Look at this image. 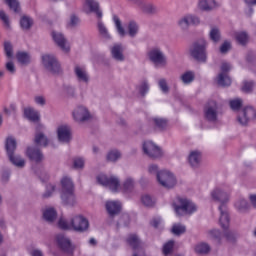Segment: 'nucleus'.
Masks as SVG:
<instances>
[{"label": "nucleus", "mask_w": 256, "mask_h": 256, "mask_svg": "<svg viewBox=\"0 0 256 256\" xmlns=\"http://www.w3.org/2000/svg\"><path fill=\"white\" fill-rule=\"evenodd\" d=\"M127 31H128L129 37H131L132 39H135V37H137V34L139 33V24H137V22L131 20L128 23Z\"/></svg>", "instance_id": "nucleus-40"}, {"label": "nucleus", "mask_w": 256, "mask_h": 256, "mask_svg": "<svg viewBox=\"0 0 256 256\" xmlns=\"http://www.w3.org/2000/svg\"><path fill=\"white\" fill-rule=\"evenodd\" d=\"M20 27L24 31H29V29L33 27V19H31L29 16H22L20 19Z\"/></svg>", "instance_id": "nucleus-47"}, {"label": "nucleus", "mask_w": 256, "mask_h": 256, "mask_svg": "<svg viewBox=\"0 0 256 256\" xmlns=\"http://www.w3.org/2000/svg\"><path fill=\"white\" fill-rule=\"evenodd\" d=\"M198 7L201 11H211V9L219 7V4L215 0H199Z\"/></svg>", "instance_id": "nucleus-30"}, {"label": "nucleus", "mask_w": 256, "mask_h": 256, "mask_svg": "<svg viewBox=\"0 0 256 256\" xmlns=\"http://www.w3.org/2000/svg\"><path fill=\"white\" fill-rule=\"evenodd\" d=\"M185 231H187V228L183 224H174L172 227V233L177 236L183 235Z\"/></svg>", "instance_id": "nucleus-54"}, {"label": "nucleus", "mask_w": 256, "mask_h": 256, "mask_svg": "<svg viewBox=\"0 0 256 256\" xmlns=\"http://www.w3.org/2000/svg\"><path fill=\"white\" fill-rule=\"evenodd\" d=\"M16 59L21 65H29L31 63V55L27 52H18Z\"/></svg>", "instance_id": "nucleus-43"}, {"label": "nucleus", "mask_w": 256, "mask_h": 256, "mask_svg": "<svg viewBox=\"0 0 256 256\" xmlns=\"http://www.w3.org/2000/svg\"><path fill=\"white\" fill-rule=\"evenodd\" d=\"M106 210L110 217H115L121 213V202L119 201H107Z\"/></svg>", "instance_id": "nucleus-26"}, {"label": "nucleus", "mask_w": 256, "mask_h": 256, "mask_svg": "<svg viewBox=\"0 0 256 256\" xmlns=\"http://www.w3.org/2000/svg\"><path fill=\"white\" fill-rule=\"evenodd\" d=\"M74 75L78 81V83H89L90 77L87 72V68L81 65L74 66Z\"/></svg>", "instance_id": "nucleus-19"}, {"label": "nucleus", "mask_w": 256, "mask_h": 256, "mask_svg": "<svg viewBox=\"0 0 256 256\" xmlns=\"http://www.w3.org/2000/svg\"><path fill=\"white\" fill-rule=\"evenodd\" d=\"M72 116L74 121L79 123V125L87 123V121H91L92 117L89 109H87L85 106H77L72 112Z\"/></svg>", "instance_id": "nucleus-10"}, {"label": "nucleus", "mask_w": 256, "mask_h": 256, "mask_svg": "<svg viewBox=\"0 0 256 256\" xmlns=\"http://www.w3.org/2000/svg\"><path fill=\"white\" fill-rule=\"evenodd\" d=\"M194 251L197 255H209L211 253V246L205 242H200L195 245Z\"/></svg>", "instance_id": "nucleus-31"}, {"label": "nucleus", "mask_w": 256, "mask_h": 256, "mask_svg": "<svg viewBox=\"0 0 256 256\" xmlns=\"http://www.w3.org/2000/svg\"><path fill=\"white\" fill-rule=\"evenodd\" d=\"M122 189L125 193H131L135 189V178L127 177L122 184Z\"/></svg>", "instance_id": "nucleus-41"}, {"label": "nucleus", "mask_w": 256, "mask_h": 256, "mask_svg": "<svg viewBox=\"0 0 256 256\" xmlns=\"http://www.w3.org/2000/svg\"><path fill=\"white\" fill-rule=\"evenodd\" d=\"M174 245H175V242L173 240H170L166 244H164L163 246L164 255H169V253L173 251Z\"/></svg>", "instance_id": "nucleus-62"}, {"label": "nucleus", "mask_w": 256, "mask_h": 256, "mask_svg": "<svg viewBox=\"0 0 256 256\" xmlns=\"http://www.w3.org/2000/svg\"><path fill=\"white\" fill-rule=\"evenodd\" d=\"M97 183L102 185V187H106L110 189L113 193H117L119 191V187H121V181L117 176H107L105 174H99L96 177Z\"/></svg>", "instance_id": "nucleus-4"}, {"label": "nucleus", "mask_w": 256, "mask_h": 256, "mask_svg": "<svg viewBox=\"0 0 256 256\" xmlns=\"http://www.w3.org/2000/svg\"><path fill=\"white\" fill-rule=\"evenodd\" d=\"M124 51L125 48L123 47V44H114L110 48L112 59L118 61V63H123V61H125V54H123Z\"/></svg>", "instance_id": "nucleus-22"}, {"label": "nucleus", "mask_w": 256, "mask_h": 256, "mask_svg": "<svg viewBox=\"0 0 256 256\" xmlns=\"http://www.w3.org/2000/svg\"><path fill=\"white\" fill-rule=\"evenodd\" d=\"M229 192L223 190L222 188H215L211 192V198L215 201V203H220V205H225V203H229Z\"/></svg>", "instance_id": "nucleus-16"}, {"label": "nucleus", "mask_w": 256, "mask_h": 256, "mask_svg": "<svg viewBox=\"0 0 256 256\" xmlns=\"http://www.w3.org/2000/svg\"><path fill=\"white\" fill-rule=\"evenodd\" d=\"M223 231L224 237L228 243H237V239H239V232H237L236 230H230L229 228L223 229Z\"/></svg>", "instance_id": "nucleus-33"}, {"label": "nucleus", "mask_w": 256, "mask_h": 256, "mask_svg": "<svg viewBox=\"0 0 256 256\" xmlns=\"http://www.w3.org/2000/svg\"><path fill=\"white\" fill-rule=\"evenodd\" d=\"M26 157H28V159L34 163H41L45 159L43 152H41L39 148L33 146L27 147Z\"/></svg>", "instance_id": "nucleus-18"}, {"label": "nucleus", "mask_w": 256, "mask_h": 256, "mask_svg": "<svg viewBox=\"0 0 256 256\" xmlns=\"http://www.w3.org/2000/svg\"><path fill=\"white\" fill-rule=\"evenodd\" d=\"M143 151L150 159H161L163 157V150L152 141L144 142Z\"/></svg>", "instance_id": "nucleus-9"}, {"label": "nucleus", "mask_w": 256, "mask_h": 256, "mask_svg": "<svg viewBox=\"0 0 256 256\" xmlns=\"http://www.w3.org/2000/svg\"><path fill=\"white\" fill-rule=\"evenodd\" d=\"M231 69V64L223 62L221 65V73L218 75L217 83L221 87H229L231 85V78L229 77V70Z\"/></svg>", "instance_id": "nucleus-13"}, {"label": "nucleus", "mask_w": 256, "mask_h": 256, "mask_svg": "<svg viewBox=\"0 0 256 256\" xmlns=\"http://www.w3.org/2000/svg\"><path fill=\"white\" fill-rule=\"evenodd\" d=\"M140 9L146 15H157L159 13V8L153 3L142 4Z\"/></svg>", "instance_id": "nucleus-35"}, {"label": "nucleus", "mask_w": 256, "mask_h": 256, "mask_svg": "<svg viewBox=\"0 0 256 256\" xmlns=\"http://www.w3.org/2000/svg\"><path fill=\"white\" fill-rule=\"evenodd\" d=\"M113 21H114L118 35H120V37H125L126 35L125 28H123V24L121 23V19H119V16L114 15Z\"/></svg>", "instance_id": "nucleus-46"}, {"label": "nucleus", "mask_w": 256, "mask_h": 256, "mask_svg": "<svg viewBox=\"0 0 256 256\" xmlns=\"http://www.w3.org/2000/svg\"><path fill=\"white\" fill-rule=\"evenodd\" d=\"M42 217L49 223V225H53L55 221H57V210L53 207H47L42 210Z\"/></svg>", "instance_id": "nucleus-25"}, {"label": "nucleus", "mask_w": 256, "mask_h": 256, "mask_svg": "<svg viewBox=\"0 0 256 256\" xmlns=\"http://www.w3.org/2000/svg\"><path fill=\"white\" fill-rule=\"evenodd\" d=\"M8 159L12 163V165L17 167L18 169H23V167H25V159L20 155L10 154L8 156Z\"/></svg>", "instance_id": "nucleus-34"}, {"label": "nucleus", "mask_w": 256, "mask_h": 256, "mask_svg": "<svg viewBox=\"0 0 256 256\" xmlns=\"http://www.w3.org/2000/svg\"><path fill=\"white\" fill-rule=\"evenodd\" d=\"M148 173H149V175H155L156 179H158L159 178V173H161V170H159V165L150 164L148 166Z\"/></svg>", "instance_id": "nucleus-57"}, {"label": "nucleus", "mask_w": 256, "mask_h": 256, "mask_svg": "<svg viewBox=\"0 0 256 256\" xmlns=\"http://www.w3.org/2000/svg\"><path fill=\"white\" fill-rule=\"evenodd\" d=\"M180 80L184 85H191L193 81H195V72L186 71L180 76Z\"/></svg>", "instance_id": "nucleus-42"}, {"label": "nucleus", "mask_w": 256, "mask_h": 256, "mask_svg": "<svg viewBox=\"0 0 256 256\" xmlns=\"http://www.w3.org/2000/svg\"><path fill=\"white\" fill-rule=\"evenodd\" d=\"M60 199L63 205L74 207L77 205V196L75 195V184L69 177H64L61 180Z\"/></svg>", "instance_id": "nucleus-1"}, {"label": "nucleus", "mask_w": 256, "mask_h": 256, "mask_svg": "<svg viewBox=\"0 0 256 256\" xmlns=\"http://www.w3.org/2000/svg\"><path fill=\"white\" fill-rule=\"evenodd\" d=\"M56 239L60 249H62L64 253L73 255V246H71V240H69V238L65 237L63 234H59Z\"/></svg>", "instance_id": "nucleus-20"}, {"label": "nucleus", "mask_w": 256, "mask_h": 256, "mask_svg": "<svg viewBox=\"0 0 256 256\" xmlns=\"http://www.w3.org/2000/svg\"><path fill=\"white\" fill-rule=\"evenodd\" d=\"M53 193H55V185L53 184H48L46 186V191L45 193L42 195L43 199H49V197H51V195H53Z\"/></svg>", "instance_id": "nucleus-59"}, {"label": "nucleus", "mask_w": 256, "mask_h": 256, "mask_svg": "<svg viewBox=\"0 0 256 256\" xmlns=\"http://www.w3.org/2000/svg\"><path fill=\"white\" fill-rule=\"evenodd\" d=\"M158 87H160L162 93H169V85H167V80L165 78H161L158 81Z\"/></svg>", "instance_id": "nucleus-63"}, {"label": "nucleus", "mask_w": 256, "mask_h": 256, "mask_svg": "<svg viewBox=\"0 0 256 256\" xmlns=\"http://www.w3.org/2000/svg\"><path fill=\"white\" fill-rule=\"evenodd\" d=\"M141 203L145 207H155V200L151 195L145 194L141 197Z\"/></svg>", "instance_id": "nucleus-51"}, {"label": "nucleus", "mask_w": 256, "mask_h": 256, "mask_svg": "<svg viewBox=\"0 0 256 256\" xmlns=\"http://www.w3.org/2000/svg\"><path fill=\"white\" fill-rule=\"evenodd\" d=\"M127 243L128 245H130V247H132V249H137L139 245H141V242L139 241V237H137V235L135 234L128 236Z\"/></svg>", "instance_id": "nucleus-50"}, {"label": "nucleus", "mask_w": 256, "mask_h": 256, "mask_svg": "<svg viewBox=\"0 0 256 256\" xmlns=\"http://www.w3.org/2000/svg\"><path fill=\"white\" fill-rule=\"evenodd\" d=\"M119 159H121V152L119 150H111L108 152L107 161L115 163L116 161H119Z\"/></svg>", "instance_id": "nucleus-52"}, {"label": "nucleus", "mask_w": 256, "mask_h": 256, "mask_svg": "<svg viewBox=\"0 0 256 256\" xmlns=\"http://www.w3.org/2000/svg\"><path fill=\"white\" fill-rule=\"evenodd\" d=\"M234 207L239 213H247V211H249L251 208V205H249L247 200L239 199L235 202Z\"/></svg>", "instance_id": "nucleus-36"}, {"label": "nucleus", "mask_w": 256, "mask_h": 256, "mask_svg": "<svg viewBox=\"0 0 256 256\" xmlns=\"http://www.w3.org/2000/svg\"><path fill=\"white\" fill-rule=\"evenodd\" d=\"M204 119L208 123L219 122V105L214 101H209L204 107Z\"/></svg>", "instance_id": "nucleus-7"}, {"label": "nucleus", "mask_w": 256, "mask_h": 256, "mask_svg": "<svg viewBox=\"0 0 256 256\" xmlns=\"http://www.w3.org/2000/svg\"><path fill=\"white\" fill-rule=\"evenodd\" d=\"M150 85H149V80L147 79H142L139 83V85L137 86V91L139 93V95H141V97H145V95H147L149 93V89H150Z\"/></svg>", "instance_id": "nucleus-37"}, {"label": "nucleus", "mask_w": 256, "mask_h": 256, "mask_svg": "<svg viewBox=\"0 0 256 256\" xmlns=\"http://www.w3.org/2000/svg\"><path fill=\"white\" fill-rule=\"evenodd\" d=\"M150 123L157 131H166L167 127H169V120L159 116L152 117Z\"/></svg>", "instance_id": "nucleus-24"}, {"label": "nucleus", "mask_w": 256, "mask_h": 256, "mask_svg": "<svg viewBox=\"0 0 256 256\" xmlns=\"http://www.w3.org/2000/svg\"><path fill=\"white\" fill-rule=\"evenodd\" d=\"M209 37L213 43H219V41H221V30H219L218 27L213 26L209 32Z\"/></svg>", "instance_id": "nucleus-44"}, {"label": "nucleus", "mask_w": 256, "mask_h": 256, "mask_svg": "<svg viewBox=\"0 0 256 256\" xmlns=\"http://www.w3.org/2000/svg\"><path fill=\"white\" fill-rule=\"evenodd\" d=\"M236 40L238 41V43H240V45H245V43L249 41V35L247 34V32H237Z\"/></svg>", "instance_id": "nucleus-55"}, {"label": "nucleus", "mask_w": 256, "mask_h": 256, "mask_svg": "<svg viewBox=\"0 0 256 256\" xmlns=\"http://www.w3.org/2000/svg\"><path fill=\"white\" fill-rule=\"evenodd\" d=\"M207 237L212 241H216L218 245H221L223 243L224 233L219 229H211L207 231Z\"/></svg>", "instance_id": "nucleus-29"}, {"label": "nucleus", "mask_w": 256, "mask_h": 256, "mask_svg": "<svg viewBox=\"0 0 256 256\" xmlns=\"http://www.w3.org/2000/svg\"><path fill=\"white\" fill-rule=\"evenodd\" d=\"M5 149L8 156L15 154L17 150V140L13 137H8L5 142Z\"/></svg>", "instance_id": "nucleus-32"}, {"label": "nucleus", "mask_w": 256, "mask_h": 256, "mask_svg": "<svg viewBox=\"0 0 256 256\" xmlns=\"http://www.w3.org/2000/svg\"><path fill=\"white\" fill-rule=\"evenodd\" d=\"M148 59L156 67H167V56L159 47L151 48L148 51Z\"/></svg>", "instance_id": "nucleus-5"}, {"label": "nucleus", "mask_w": 256, "mask_h": 256, "mask_svg": "<svg viewBox=\"0 0 256 256\" xmlns=\"http://www.w3.org/2000/svg\"><path fill=\"white\" fill-rule=\"evenodd\" d=\"M129 223H131V218L129 217V214H123L118 220V226L120 227H128Z\"/></svg>", "instance_id": "nucleus-58"}, {"label": "nucleus", "mask_w": 256, "mask_h": 256, "mask_svg": "<svg viewBox=\"0 0 256 256\" xmlns=\"http://www.w3.org/2000/svg\"><path fill=\"white\" fill-rule=\"evenodd\" d=\"M254 85L255 84L253 81H244L242 86L243 93H251V91H253Z\"/></svg>", "instance_id": "nucleus-61"}, {"label": "nucleus", "mask_w": 256, "mask_h": 256, "mask_svg": "<svg viewBox=\"0 0 256 256\" xmlns=\"http://www.w3.org/2000/svg\"><path fill=\"white\" fill-rule=\"evenodd\" d=\"M89 229V220L83 215L72 217V231L76 233H85Z\"/></svg>", "instance_id": "nucleus-11"}, {"label": "nucleus", "mask_w": 256, "mask_h": 256, "mask_svg": "<svg viewBox=\"0 0 256 256\" xmlns=\"http://www.w3.org/2000/svg\"><path fill=\"white\" fill-rule=\"evenodd\" d=\"M220 211V218H219V224L222 229H229L230 221L229 218V211L227 210V206L220 205L219 206Z\"/></svg>", "instance_id": "nucleus-23"}, {"label": "nucleus", "mask_w": 256, "mask_h": 256, "mask_svg": "<svg viewBox=\"0 0 256 256\" xmlns=\"http://www.w3.org/2000/svg\"><path fill=\"white\" fill-rule=\"evenodd\" d=\"M229 104L232 111H239V109H241V107L243 106V100L236 98L230 100Z\"/></svg>", "instance_id": "nucleus-56"}, {"label": "nucleus", "mask_w": 256, "mask_h": 256, "mask_svg": "<svg viewBox=\"0 0 256 256\" xmlns=\"http://www.w3.org/2000/svg\"><path fill=\"white\" fill-rule=\"evenodd\" d=\"M73 167L74 169H83L85 167V160L81 157L74 158Z\"/></svg>", "instance_id": "nucleus-64"}, {"label": "nucleus", "mask_w": 256, "mask_h": 256, "mask_svg": "<svg viewBox=\"0 0 256 256\" xmlns=\"http://www.w3.org/2000/svg\"><path fill=\"white\" fill-rule=\"evenodd\" d=\"M0 19L2 20L5 29H11V21L5 10H0Z\"/></svg>", "instance_id": "nucleus-53"}, {"label": "nucleus", "mask_w": 256, "mask_h": 256, "mask_svg": "<svg viewBox=\"0 0 256 256\" xmlns=\"http://www.w3.org/2000/svg\"><path fill=\"white\" fill-rule=\"evenodd\" d=\"M97 29L99 36L104 41H111V34L109 33V29H107V26H105V23H103V20H101V18L98 19Z\"/></svg>", "instance_id": "nucleus-28"}, {"label": "nucleus", "mask_w": 256, "mask_h": 256, "mask_svg": "<svg viewBox=\"0 0 256 256\" xmlns=\"http://www.w3.org/2000/svg\"><path fill=\"white\" fill-rule=\"evenodd\" d=\"M63 93L69 99H75V97H77V92L75 90V86H71L69 84L63 85Z\"/></svg>", "instance_id": "nucleus-45"}, {"label": "nucleus", "mask_w": 256, "mask_h": 256, "mask_svg": "<svg viewBox=\"0 0 256 256\" xmlns=\"http://www.w3.org/2000/svg\"><path fill=\"white\" fill-rule=\"evenodd\" d=\"M255 117H256L255 109L251 106H248L238 114L237 121L238 123H240V125H247V123H249V121H253Z\"/></svg>", "instance_id": "nucleus-14"}, {"label": "nucleus", "mask_w": 256, "mask_h": 256, "mask_svg": "<svg viewBox=\"0 0 256 256\" xmlns=\"http://www.w3.org/2000/svg\"><path fill=\"white\" fill-rule=\"evenodd\" d=\"M157 182L165 189H173L177 185V177L169 170H161L158 174Z\"/></svg>", "instance_id": "nucleus-8"}, {"label": "nucleus", "mask_w": 256, "mask_h": 256, "mask_svg": "<svg viewBox=\"0 0 256 256\" xmlns=\"http://www.w3.org/2000/svg\"><path fill=\"white\" fill-rule=\"evenodd\" d=\"M34 143L42 147H47L49 145V139H47V136L43 132H36Z\"/></svg>", "instance_id": "nucleus-38"}, {"label": "nucleus", "mask_w": 256, "mask_h": 256, "mask_svg": "<svg viewBox=\"0 0 256 256\" xmlns=\"http://www.w3.org/2000/svg\"><path fill=\"white\" fill-rule=\"evenodd\" d=\"M58 227L59 229H62L63 231H71L73 230V219L67 220L63 217H61L58 220Z\"/></svg>", "instance_id": "nucleus-39"}, {"label": "nucleus", "mask_w": 256, "mask_h": 256, "mask_svg": "<svg viewBox=\"0 0 256 256\" xmlns=\"http://www.w3.org/2000/svg\"><path fill=\"white\" fill-rule=\"evenodd\" d=\"M189 53L192 59H195L198 63H207V41L198 40L194 42L189 49Z\"/></svg>", "instance_id": "nucleus-3"}, {"label": "nucleus", "mask_w": 256, "mask_h": 256, "mask_svg": "<svg viewBox=\"0 0 256 256\" xmlns=\"http://www.w3.org/2000/svg\"><path fill=\"white\" fill-rule=\"evenodd\" d=\"M4 51L8 59H11V57H13V45L11 44V42L4 43Z\"/></svg>", "instance_id": "nucleus-60"}, {"label": "nucleus", "mask_w": 256, "mask_h": 256, "mask_svg": "<svg viewBox=\"0 0 256 256\" xmlns=\"http://www.w3.org/2000/svg\"><path fill=\"white\" fill-rule=\"evenodd\" d=\"M42 65L52 75H59L61 73V65L57 58L51 54H45L42 56Z\"/></svg>", "instance_id": "nucleus-6"}, {"label": "nucleus", "mask_w": 256, "mask_h": 256, "mask_svg": "<svg viewBox=\"0 0 256 256\" xmlns=\"http://www.w3.org/2000/svg\"><path fill=\"white\" fill-rule=\"evenodd\" d=\"M9 9L14 13H21V4L19 0H4Z\"/></svg>", "instance_id": "nucleus-48"}, {"label": "nucleus", "mask_w": 256, "mask_h": 256, "mask_svg": "<svg viewBox=\"0 0 256 256\" xmlns=\"http://www.w3.org/2000/svg\"><path fill=\"white\" fill-rule=\"evenodd\" d=\"M52 37L56 45L62 49L64 53H69L70 47L65 36L61 32H52Z\"/></svg>", "instance_id": "nucleus-21"}, {"label": "nucleus", "mask_w": 256, "mask_h": 256, "mask_svg": "<svg viewBox=\"0 0 256 256\" xmlns=\"http://www.w3.org/2000/svg\"><path fill=\"white\" fill-rule=\"evenodd\" d=\"M58 141L60 143H69L72 139L73 133L71 131V126L64 124L57 128Z\"/></svg>", "instance_id": "nucleus-15"}, {"label": "nucleus", "mask_w": 256, "mask_h": 256, "mask_svg": "<svg viewBox=\"0 0 256 256\" xmlns=\"http://www.w3.org/2000/svg\"><path fill=\"white\" fill-rule=\"evenodd\" d=\"M24 115L29 121H37L39 119V113L31 108L24 110Z\"/></svg>", "instance_id": "nucleus-49"}, {"label": "nucleus", "mask_w": 256, "mask_h": 256, "mask_svg": "<svg viewBox=\"0 0 256 256\" xmlns=\"http://www.w3.org/2000/svg\"><path fill=\"white\" fill-rule=\"evenodd\" d=\"M188 163L192 167V169H198V167H201V152H190L188 156Z\"/></svg>", "instance_id": "nucleus-27"}, {"label": "nucleus", "mask_w": 256, "mask_h": 256, "mask_svg": "<svg viewBox=\"0 0 256 256\" xmlns=\"http://www.w3.org/2000/svg\"><path fill=\"white\" fill-rule=\"evenodd\" d=\"M85 13H95L98 19L103 18V12L99 8V3L97 0H85L84 4Z\"/></svg>", "instance_id": "nucleus-17"}, {"label": "nucleus", "mask_w": 256, "mask_h": 256, "mask_svg": "<svg viewBox=\"0 0 256 256\" xmlns=\"http://www.w3.org/2000/svg\"><path fill=\"white\" fill-rule=\"evenodd\" d=\"M173 209L178 217H185L193 215L197 211V205L187 198L177 197L173 202Z\"/></svg>", "instance_id": "nucleus-2"}, {"label": "nucleus", "mask_w": 256, "mask_h": 256, "mask_svg": "<svg viewBox=\"0 0 256 256\" xmlns=\"http://www.w3.org/2000/svg\"><path fill=\"white\" fill-rule=\"evenodd\" d=\"M200 23L199 17L192 14H187L177 21V25L182 31H187L191 25H199Z\"/></svg>", "instance_id": "nucleus-12"}]
</instances>
